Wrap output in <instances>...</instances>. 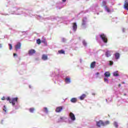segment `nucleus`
<instances>
[{"label":"nucleus","instance_id":"obj_1","mask_svg":"<svg viewBox=\"0 0 128 128\" xmlns=\"http://www.w3.org/2000/svg\"><path fill=\"white\" fill-rule=\"evenodd\" d=\"M108 124H110V121L107 120L105 122H102V120H100L98 122H96V126L98 128H100V126H108Z\"/></svg>","mask_w":128,"mask_h":128},{"label":"nucleus","instance_id":"obj_2","mask_svg":"<svg viewBox=\"0 0 128 128\" xmlns=\"http://www.w3.org/2000/svg\"><path fill=\"white\" fill-rule=\"evenodd\" d=\"M100 38H101L102 40L104 42L105 44H106L108 42V38L106 37V36L104 34H102L100 35Z\"/></svg>","mask_w":128,"mask_h":128},{"label":"nucleus","instance_id":"obj_3","mask_svg":"<svg viewBox=\"0 0 128 128\" xmlns=\"http://www.w3.org/2000/svg\"><path fill=\"white\" fill-rule=\"evenodd\" d=\"M16 102H18V98H12L11 100H10V103L12 104V106H14Z\"/></svg>","mask_w":128,"mask_h":128},{"label":"nucleus","instance_id":"obj_4","mask_svg":"<svg viewBox=\"0 0 128 128\" xmlns=\"http://www.w3.org/2000/svg\"><path fill=\"white\" fill-rule=\"evenodd\" d=\"M22 46V44L20 42H18L17 44L15 46V49L16 50H20V47Z\"/></svg>","mask_w":128,"mask_h":128},{"label":"nucleus","instance_id":"obj_5","mask_svg":"<svg viewBox=\"0 0 128 128\" xmlns=\"http://www.w3.org/2000/svg\"><path fill=\"white\" fill-rule=\"evenodd\" d=\"M124 8L126 10H128V0H126L124 1Z\"/></svg>","mask_w":128,"mask_h":128},{"label":"nucleus","instance_id":"obj_6","mask_svg":"<svg viewBox=\"0 0 128 128\" xmlns=\"http://www.w3.org/2000/svg\"><path fill=\"white\" fill-rule=\"evenodd\" d=\"M70 118H71L72 120H76V116L73 114L72 112H70Z\"/></svg>","mask_w":128,"mask_h":128},{"label":"nucleus","instance_id":"obj_7","mask_svg":"<svg viewBox=\"0 0 128 128\" xmlns=\"http://www.w3.org/2000/svg\"><path fill=\"white\" fill-rule=\"evenodd\" d=\"M36 52V50L31 49L28 51L29 56H32Z\"/></svg>","mask_w":128,"mask_h":128},{"label":"nucleus","instance_id":"obj_8","mask_svg":"<svg viewBox=\"0 0 128 128\" xmlns=\"http://www.w3.org/2000/svg\"><path fill=\"white\" fill-rule=\"evenodd\" d=\"M62 110V106H58L56 108V112H60Z\"/></svg>","mask_w":128,"mask_h":128},{"label":"nucleus","instance_id":"obj_9","mask_svg":"<svg viewBox=\"0 0 128 128\" xmlns=\"http://www.w3.org/2000/svg\"><path fill=\"white\" fill-rule=\"evenodd\" d=\"M73 26H72V28L73 30L76 32V30H78V25L76 24V23L74 22L72 24Z\"/></svg>","mask_w":128,"mask_h":128},{"label":"nucleus","instance_id":"obj_10","mask_svg":"<svg viewBox=\"0 0 128 128\" xmlns=\"http://www.w3.org/2000/svg\"><path fill=\"white\" fill-rule=\"evenodd\" d=\"M86 18H84L82 20V26H86Z\"/></svg>","mask_w":128,"mask_h":128},{"label":"nucleus","instance_id":"obj_11","mask_svg":"<svg viewBox=\"0 0 128 128\" xmlns=\"http://www.w3.org/2000/svg\"><path fill=\"white\" fill-rule=\"evenodd\" d=\"M105 56H106V58H110L112 54H110V51H106L105 53Z\"/></svg>","mask_w":128,"mask_h":128},{"label":"nucleus","instance_id":"obj_12","mask_svg":"<svg viewBox=\"0 0 128 128\" xmlns=\"http://www.w3.org/2000/svg\"><path fill=\"white\" fill-rule=\"evenodd\" d=\"M48 58V56L46 54L42 55V59L43 60H46Z\"/></svg>","mask_w":128,"mask_h":128},{"label":"nucleus","instance_id":"obj_13","mask_svg":"<svg viewBox=\"0 0 128 128\" xmlns=\"http://www.w3.org/2000/svg\"><path fill=\"white\" fill-rule=\"evenodd\" d=\"M86 96V94H82L81 96H80V100H84Z\"/></svg>","mask_w":128,"mask_h":128},{"label":"nucleus","instance_id":"obj_14","mask_svg":"<svg viewBox=\"0 0 128 128\" xmlns=\"http://www.w3.org/2000/svg\"><path fill=\"white\" fill-rule=\"evenodd\" d=\"M94 66H96V62H93L91 63L90 68H94Z\"/></svg>","mask_w":128,"mask_h":128},{"label":"nucleus","instance_id":"obj_15","mask_svg":"<svg viewBox=\"0 0 128 128\" xmlns=\"http://www.w3.org/2000/svg\"><path fill=\"white\" fill-rule=\"evenodd\" d=\"M104 76H105L106 78H110V73L108 72H106L104 73Z\"/></svg>","mask_w":128,"mask_h":128},{"label":"nucleus","instance_id":"obj_16","mask_svg":"<svg viewBox=\"0 0 128 128\" xmlns=\"http://www.w3.org/2000/svg\"><path fill=\"white\" fill-rule=\"evenodd\" d=\"M65 82L66 84H70V78H66Z\"/></svg>","mask_w":128,"mask_h":128},{"label":"nucleus","instance_id":"obj_17","mask_svg":"<svg viewBox=\"0 0 128 128\" xmlns=\"http://www.w3.org/2000/svg\"><path fill=\"white\" fill-rule=\"evenodd\" d=\"M71 102L75 103L78 102V99L76 98H72L70 100Z\"/></svg>","mask_w":128,"mask_h":128},{"label":"nucleus","instance_id":"obj_18","mask_svg":"<svg viewBox=\"0 0 128 128\" xmlns=\"http://www.w3.org/2000/svg\"><path fill=\"white\" fill-rule=\"evenodd\" d=\"M115 58L116 60H118L120 58V53L116 52L115 54Z\"/></svg>","mask_w":128,"mask_h":128},{"label":"nucleus","instance_id":"obj_19","mask_svg":"<svg viewBox=\"0 0 128 128\" xmlns=\"http://www.w3.org/2000/svg\"><path fill=\"white\" fill-rule=\"evenodd\" d=\"M58 54H64L65 52H64V50H61L58 51Z\"/></svg>","mask_w":128,"mask_h":128},{"label":"nucleus","instance_id":"obj_20","mask_svg":"<svg viewBox=\"0 0 128 128\" xmlns=\"http://www.w3.org/2000/svg\"><path fill=\"white\" fill-rule=\"evenodd\" d=\"M113 76H118V72H115L113 73Z\"/></svg>","mask_w":128,"mask_h":128},{"label":"nucleus","instance_id":"obj_21","mask_svg":"<svg viewBox=\"0 0 128 128\" xmlns=\"http://www.w3.org/2000/svg\"><path fill=\"white\" fill-rule=\"evenodd\" d=\"M36 44H42V40H40V39L37 40Z\"/></svg>","mask_w":128,"mask_h":128},{"label":"nucleus","instance_id":"obj_22","mask_svg":"<svg viewBox=\"0 0 128 128\" xmlns=\"http://www.w3.org/2000/svg\"><path fill=\"white\" fill-rule=\"evenodd\" d=\"M105 10H106V12H110V8H108L107 6H105Z\"/></svg>","mask_w":128,"mask_h":128},{"label":"nucleus","instance_id":"obj_23","mask_svg":"<svg viewBox=\"0 0 128 128\" xmlns=\"http://www.w3.org/2000/svg\"><path fill=\"white\" fill-rule=\"evenodd\" d=\"M41 42H43L44 44H46V38H43V39L42 40Z\"/></svg>","mask_w":128,"mask_h":128},{"label":"nucleus","instance_id":"obj_24","mask_svg":"<svg viewBox=\"0 0 128 128\" xmlns=\"http://www.w3.org/2000/svg\"><path fill=\"white\" fill-rule=\"evenodd\" d=\"M29 110L30 112H34V108H30Z\"/></svg>","mask_w":128,"mask_h":128},{"label":"nucleus","instance_id":"obj_25","mask_svg":"<svg viewBox=\"0 0 128 128\" xmlns=\"http://www.w3.org/2000/svg\"><path fill=\"white\" fill-rule=\"evenodd\" d=\"M102 4L103 6H106V1H102Z\"/></svg>","mask_w":128,"mask_h":128},{"label":"nucleus","instance_id":"obj_26","mask_svg":"<svg viewBox=\"0 0 128 128\" xmlns=\"http://www.w3.org/2000/svg\"><path fill=\"white\" fill-rule=\"evenodd\" d=\"M8 46L10 50H12V44H8Z\"/></svg>","mask_w":128,"mask_h":128},{"label":"nucleus","instance_id":"obj_27","mask_svg":"<svg viewBox=\"0 0 128 128\" xmlns=\"http://www.w3.org/2000/svg\"><path fill=\"white\" fill-rule=\"evenodd\" d=\"M114 126L116 128H118V122H114Z\"/></svg>","mask_w":128,"mask_h":128},{"label":"nucleus","instance_id":"obj_28","mask_svg":"<svg viewBox=\"0 0 128 128\" xmlns=\"http://www.w3.org/2000/svg\"><path fill=\"white\" fill-rule=\"evenodd\" d=\"M82 44H83L84 46H86L87 44H86V42L85 40H84L82 42Z\"/></svg>","mask_w":128,"mask_h":128},{"label":"nucleus","instance_id":"obj_29","mask_svg":"<svg viewBox=\"0 0 128 128\" xmlns=\"http://www.w3.org/2000/svg\"><path fill=\"white\" fill-rule=\"evenodd\" d=\"M44 110L45 112H46V113L48 112V108H44Z\"/></svg>","mask_w":128,"mask_h":128},{"label":"nucleus","instance_id":"obj_30","mask_svg":"<svg viewBox=\"0 0 128 128\" xmlns=\"http://www.w3.org/2000/svg\"><path fill=\"white\" fill-rule=\"evenodd\" d=\"M3 110L5 112H6V106H4Z\"/></svg>","mask_w":128,"mask_h":128},{"label":"nucleus","instance_id":"obj_31","mask_svg":"<svg viewBox=\"0 0 128 128\" xmlns=\"http://www.w3.org/2000/svg\"><path fill=\"white\" fill-rule=\"evenodd\" d=\"M113 64H114V62L110 61V66H112Z\"/></svg>","mask_w":128,"mask_h":128},{"label":"nucleus","instance_id":"obj_32","mask_svg":"<svg viewBox=\"0 0 128 128\" xmlns=\"http://www.w3.org/2000/svg\"><path fill=\"white\" fill-rule=\"evenodd\" d=\"M6 100H9V102H10V100H11L10 98V97H7L6 98Z\"/></svg>","mask_w":128,"mask_h":128},{"label":"nucleus","instance_id":"obj_33","mask_svg":"<svg viewBox=\"0 0 128 128\" xmlns=\"http://www.w3.org/2000/svg\"><path fill=\"white\" fill-rule=\"evenodd\" d=\"M104 82H108V78H104Z\"/></svg>","mask_w":128,"mask_h":128},{"label":"nucleus","instance_id":"obj_34","mask_svg":"<svg viewBox=\"0 0 128 128\" xmlns=\"http://www.w3.org/2000/svg\"><path fill=\"white\" fill-rule=\"evenodd\" d=\"M2 48V44H0V48Z\"/></svg>","mask_w":128,"mask_h":128},{"label":"nucleus","instance_id":"obj_35","mask_svg":"<svg viewBox=\"0 0 128 128\" xmlns=\"http://www.w3.org/2000/svg\"><path fill=\"white\" fill-rule=\"evenodd\" d=\"M2 100H6V98H4V97H2Z\"/></svg>","mask_w":128,"mask_h":128},{"label":"nucleus","instance_id":"obj_36","mask_svg":"<svg viewBox=\"0 0 128 128\" xmlns=\"http://www.w3.org/2000/svg\"><path fill=\"white\" fill-rule=\"evenodd\" d=\"M62 2H66V0H62Z\"/></svg>","mask_w":128,"mask_h":128},{"label":"nucleus","instance_id":"obj_37","mask_svg":"<svg viewBox=\"0 0 128 128\" xmlns=\"http://www.w3.org/2000/svg\"><path fill=\"white\" fill-rule=\"evenodd\" d=\"M96 74L97 76H98V74H100V73H99L98 72H97L96 73Z\"/></svg>","mask_w":128,"mask_h":128},{"label":"nucleus","instance_id":"obj_38","mask_svg":"<svg viewBox=\"0 0 128 128\" xmlns=\"http://www.w3.org/2000/svg\"><path fill=\"white\" fill-rule=\"evenodd\" d=\"M121 86H122V84H118V87L119 88H120Z\"/></svg>","mask_w":128,"mask_h":128},{"label":"nucleus","instance_id":"obj_39","mask_svg":"<svg viewBox=\"0 0 128 128\" xmlns=\"http://www.w3.org/2000/svg\"><path fill=\"white\" fill-rule=\"evenodd\" d=\"M17 56L16 54H14V56Z\"/></svg>","mask_w":128,"mask_h":128},{"label":"nucleus","instance_id":"obj_40","mask_svg":"<svg viewBox=\"0 0 128 128\" xmlns=\"http://www.w3.org/2000/svg\"><path fill=\"white\" fill-rule=\"evenodd\" d=\"M61 120H64V117H60Z\"/></svg>","mask_w":128,"mask_h":128},{"label":"nucleus","instance_id":"obj_41","mask_svg":"<svg viewBox=\"0 0 128 128\" xmlns=\"http://www.w3.org/2000/svg\"><path fill=\"white\" fill-rule=\"evenodd\" d=\"M29 88H32V86H30Z\"/></svg>","mask_w":128,"mask_h":128},{"label":"nucleus","instance_id":"obj_42","mask_svg":"<svg viewBox=\"0 0 128 128\" xmlns=\"http://www.w3.org/2000/svg\"><path fill=\"white\" fill-rule=\"evenodd\" d=\"M122 84H125V82H122Z\"/></svg>","mask_w":128,"mask_h":128},{"label":"nucleus","instance_id":"obj_43","mask_svg":"<svg viewBox=\"0 0 128 128\" xmlns=\"http://www.w3.org/2000/svg\"><path fill=\"white\" fill-rule=\"evenodd\" d=\"M124 96H126V94H124Z\"/></svg>","mask_w":128,"mask_h":128},{"label":"nucleus","instance_id":"obj_44","mask_svg":"<svg viewBox=\"0 0 128 128\" xmlns=\"http://www.w3.org/2000/svg\"><path fill=\"white\" fill-rule=\"evenodd\" d=\"M123 32H124V29Z\"/></svg>","mask_w":128,"mask_h":128}]
</instances>
